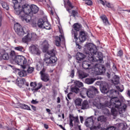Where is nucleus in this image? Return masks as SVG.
Returning <instances> with one entry per match:
<instances>
[{"mask_svg":"<svg viewBox=\"0 0 130 130\" xmlns=\"http://www.w3.org/2000/svg\"><path fill=\"white\" fill-rule=\"evenodd\" d=\"M22 9L23 13L22 15L20 14L19 17L22 21L26 23H29L32 15H35L39 12V8L35 5H31L30 6L28 4H24L22 5Z\"/></svg>","mask_w":130,"mask_h":130,"instance_id":"3","label":"nucleus"},{"mask_svg":"<svg viewBox=\"0 0 130 130\" xmlns=\"http://www.w3.org/2000/svg\"><path fill=\"white\" fill-rule=\"evenodd\" d=\"M13 3L14 4L15 14L19 16L20 15H22L24 13L23 12V6L21 4L22 0H13Z\"/></svg>","mask_w":130,"mask_h":130,"instance_id":"6","label":"nucleus"},{"mask_svg":"<svg viewBox=\"0 0 130 130\" xmlns=\"http://www.w3.org/2000/svg\"><path fill=\"white\" fill-rule=\"evenodd\" d=\"M9 57L10 56H9V54L7 53H4L3 55L0 53V59L3 58L4 60H7V59H9Z\"/></svg>","mask_w":130,"mask_h":130,"instance_id":"29","label":"nucleus"},{"mask_svg":"<svg viewBox=\"0 0 130 130\" xmlns=\"http://www.w3.org/2000/svg\"><path fill=\"white\" fill-rule=\"evenodd\" d=\"M112 83L114 85H118L119 84V77L118 76L115 75L112 80Z\"/></svg>","mask_w":130,"mask_h":130,"instance_id":"26","label":"nucleus"},{"mask_svg":"<svg viewBox=\"0 0 130 130\" xmlns=\"http://www.w3.org/2000/svg\"><path fill=\"white\" fill-rule=\"evenodd\" d=\"M20 107H21L22 109H25V110H31L30 107L26 104H20Z\"/></svg>","mask_w":130,"mask_h":130,"instance_id":"31","label":"nucleus"},{"mask_svg":"<svg viewBox=\"0 0 130 130\" xmlns=\"http://www.w3.org/2000/svg\"><path fill=\"white\" fill-rule=\"evenodd\" d=\"M101 18L103 20V24L105 26H107V25L109 24V21H108V19L106 15H103Z\"/></svg>","mask_w":130,"mask_h":130,"instance_id":"25","label":"nucleus"},{"mask_svg":"<svg viewBox=\"0 0 130 130\" xmlns=\"http://www.w3.org/2000/svg\"><path fill=\"white\" fill-rule=\"evenodd\" d=\"M59 30L60 35L58 36H56L55 38V44L56 46H60V41H64V36H63V31L59 27Z\"/></svg>","mask_w":130,"mask_h":130,"instance_id":"14","label":"nucleus"},{"mask_svg":"<svg viewBox=\"0 0 130 130\" xmlns=\"http://www.w3.org/2000/svg\"><path fill=\"white\" fill-rule=\"evenodd\" d=\"M118 127L119 129H120V130L125 129V128H126V123L123 122V123H119Z\"/></svg>","mask_w":130,"mask_h":130,"instance_id":"28","label":"nucleus"},{"mask_svg":"<svg viewBox=\"0 0 130 130\" xmlns=\"http://www.w3.org/2000/svg\"><path fill=\"white\" fill-rule=\"evenodd\" d=\"M14 49L17 51H19L20 52H24V51H25L24 47L21 46H18L17 47H14Z\"/></svg>","mask_w":130,"mask_h":130,"instance_id":"36","label":"nucleus"},{"mask_svg":"<svg viewBox=\"0 0 130 130\" xmlns=\"http://www.w3.org/2000/svg\"><path fill=\"white\" fill-rule=\"evenodd\" d=\"M84 52L86 54L87 59L90 62H101L103 55L101 52L97 51V47L95 45L89 43L85 45Z\"/></svg>","mask_w":130,"mask_h":130,"instance_id":"2","label":"nucleus"},{"mask_svg":"<svg viewBox=\"0 0 130 130\" xmlns=\"http://www.w3.org/2000/svg\"><path fill=\"white\" fill-rule=\"evenodd\" d=\"M29 50L30 53L34 55H40L41 53V51L37 45H31L29 47Z\"/></svg>","mask_w":130,"mask_h":130,"instance_id":"15","label":"nucleus"},{"mask_svg":"<svg viewBox=\"0 0 130 130\" xmlns=\"http://www.w3.org/2000/svg\"><path fill=\"white\" fill-rule=\"evenodd\" d=\"M82 99H77L75 101V103L76 104V106H81V104H82Z\"/></svg>","mask_w":130,"mask_h":130,"instance_id":"37","label":"nucleus"},{"mask_svg":"<svg viewBox=\"0 0 130 130\" xmlns=\"http://www.w3.org/2000/svg\"><path fill=\"white\" fill-rule=\"evenodd\" d=\"M77 15H78V12L75 10H73L72 11V16H73V17H77Z\"/></svg>","mask_w":130,"mask_h":130,"instance_id":"45","label":"nucleus"},{"mask_svg":"<svg viewBox=\"0 0 130 130\" xmlns=\"http://www.w3.org/2000/svg\"><path fill=\"white\" fill-rule=\"evenodd\" d=\"M94 82H95V79L92 78H86L85 80V84H87L88 85H91Z\"/></svg>","mask_w":130,"mask_h":130,"instance_id":"27","label":"nucleus"},{"mask_svg":"<svg viewBox=\"0 0 130 130\" xmlns=\"http://www.w3.org/2000/svg\"><path fill=\"white\" fill-rule=\"evenodd\" d=\"M57 61V58L55 56H50L49 57H46L44 59V62L46 63L47 66H50L51 67H54Z\"/></svg>","mask_w":130,"mask_h":130,"instance_id":"9","label":"nucleus"},{"mask_svg":"<svg viewBox=\"0 0 130 130\" xmlns=\"http://www.w3.org/2000/svg\"><path fill=\"white\" fill-rule=\"evenodd\" d=\"M41 67H42V64H40V63H39V64H37V70H38V71H39Z\"/></svg>","mask_w":130,"mask_h":130,"instance_id":"47","label":"nucleus"},{"mask_svg":"<svg viewBox=\"0 0 130 130\" xmlns=\"http://www.w3.org/2000/svg\"><path fill=\"white\" fill-rule=\"evenodd\" d=\"M87 39V34L84 30H81L80 32L79 38L78 41L79 42H84Z\"/></svg>","mask_w":130,"mask_h":130,"instance_id":"18","label":"nucleus"},{"mask_svg":"<svg viewBox=\"0 0 130 130\" xmlns=\"http://www.w3.org/2000/svg\"><path fill=\"white\" fill-rule=\"evenodd\" d=\"M52 21L54 23L55 22L56 24H57L59 21H58V19L57 18H54L52 19Z\"/></svg>","mask_w":130,"mask_h":130,"instance_id":"46","label":"nucleus"},{"mask_svg":"<svg viewBox=\"0 0 130 130\" xmlns=\"http://www.w3.org/2000/svg\"><path fill=\"white\" fill-rule=\"evenodd\" d=\"M75 41V43L76 44V46L77 47V48H78V49H81V46H79V42H80L79 41V38H78V37L76 38H74Z\"/></svg>","mask_w":130,"mask_h":130,"instance_id":"42","label":"nucleus"},{"mask_svg":"<svg viewBox=\"0 0 130 130\" xmlns=\"http://www.w3.org/2000/svg\"><path fill=\"white\" fill-rule=\"evenodd\" d=\"M106 3V6L107 7V8H109V9H113L114 8V6L112 4L109 3V2H107L105 1Z\"/></svg>","mask_w":130,"mask_h":130,"instance_id":"41","label":"nucleus"},{"mask_svg":"<svg viewBox=\"0 0 130 130\" xmlns=\"http://www.w3.org/2000/svg\"><path fill=\"white\" fill-rule=\"evenodd\" d=\"M49 48V44L48 42L46 40H45L42 43V50L43 52H47Z\"/></svg>","mask_w":130,"mask_h":130,"instance_id":"21","label":"nucleus"},{"mask_svg":"<svg viewBox=\"0 0 130 130\" xmlns=\"http://www.w3.org/2000/svg\"><path fill=\"white\" fill-rule=\"evenodd\" d=\"M98 89L94 86H90L87 90V96L88 98H93L95 94H98Z\"/></svg>","mask_w":130,"mask_h":130,"instance_id":"11","label":"nucleus"},{"mask_svg":"<svg viewBox=\"0 0 130 130\" xmlns=\"http://www.w3.org/2000/svg\"><path fill=\"white\" fill-rule=\"evenodd\" d=\"M81 29V24L79 23H75L73 25V28H72L71 33L72 37L76 38L78 37V31H79Z\"/></svg>","mask_w":130,"mask_h":130,"instance_id":"16","label":"nucleus"},{"mask_svg":"<svg viewBox=\"0 0 130 130\" xmlns=\"http://www.w3.org/2000/svg\"><path fill=\"white\" fill-rule=\"evenodd\" d=\"M116 88L118 90V91H117L118 92V93H119V92H122V91H123V89H120V87H119V86H116Z\"/></svg>","mask_w":130,"mask_h":130,"instance_id":"49","label":"nucleus"},{"mask_svg":"<svg viewBox=\"0 0 130 130\" xmlns=\"http://www.w3.org/2000/svg\"><path fill=\"white\" fill-rule=\"evenodd\" d=\"M70 94H71V93H69L67 95L68 98L70 100H71V97L70 96Z\"/></svg>","mask_w":130,"mask_h":130,"instance_id":"62","label":"nucleus"},{"mask_svg":"<svg viewBox=\"0 0 130 130\" xmlns=\"http://www.w3.org/2000/svg\"><path fill=\"white\" fill-rule=\"evenodd\" d=\"M40 73L42 81H43L44 82H48V81H49L48 74L45 73V70L43 69Z\"/></svg>","mask_w":130,"mask_h":130,"instance_id":"17","label":"nucleus"},{"mask_svg":"<svg viewBox=\"0 0 130 130\" xmlns=\"http://www.w3.org/2000/svg\"><path fill=\"white\" fill-rule=\"evenodd\" d=\"M64 2V6L65 7V8H66L67 11V12H69V13H71L70 10L69 8H67V5H68V6L69 7V8H71V9H73V6H72V4H71V3H70V1L69 0H63Z\"/></svg>","mask_w":130,"mask_h":130,"instance_id":"23","label":"nucleus"},{"mask_svg":"<svg viewBox=\"0 0 130 130\" xmlns=\"http://www.w3.org/2000/svg\"><path fill=\"white\" fill-rule=\"evenodd\" d=\"M27 72L26 70H22L18 72V75L20 77H26L27 76Z\"/></svg>","mask_w":130,"mask_h":130,"instance_id":"32","label":"nucleus"},{"mask_svg":"<svg viewBox=\"0 0 130 130\" xmlns=\"http://www.w3.org/2000/svg\"><path fill=\"white\" fill-rule=\"evenodd\" d=\"M3 21V17L2 16H0V27L2 26V22Z\"/></svg>","mask_w":130,"mask_h":130,"instance_id":"55","label":"nucleus"},{"mask_svg":"<svg viewBox=\"0 0 130 130\" xmlns=\"http://www.w3.org/2000/svg\"><path fill=\"white\" fill-rule=\"evenodd\" d=\"M83 1H85L86 5H87L88 6H91V5L93 4L92 1L90 0H83Z\"/></svg>","mask_w":130,"mask_h":130,"instance_id":"44","label":"nucleus"},{"mask_svg":"<svg viewBox=\"0 0 130 130\" xmlns=\"http://www.w3.org/2000/svg\"><path fill=\"white\" fill-rule=\"evenodd\" d=\"M38 25L39 28L46 29V30H50L51 25L48 22L46 19H40L38 22Z\"/></svg>","mask_w":130,"mask_h":130,"instance_id":"8","label":"nucleus"},{"mask_svg":"<svg viewBox=\"0 0 130 130\" xmlns=\"http://www.w3.org/2000/svg\"><path fill=\"white\" fill-rule=\"evenodd\" d=\"M26 69H27L25 70V71H27V73H28L29 74H31L34 71V68L29 67V64H28V67H26Z\"/></svg>","mask_w":130,"mask_h":130,"instance_id":"39","label":"nucleus"},{"mask_svg":"<svg viewBox=\"0 0 130 130\" xmlns=\"http://www.w3.org/2000/svg\"><path fill=\"white\" fill-rule=\"evenodd\" d=\"M31 25L32 26V27H36L37 26V23H36V21H33Z\"/></svg>","mask_w":130,"mask_h":130,"instance_id":"53","label":"nucleus"},{"mask_svg":"<svg viewBox=\"0 0 130 130\" xmlns=\"http://www.w3.org/2000/svg\"><path fill=\"white\" fill-rule=\"evenodd\" d=\"M89 108V103L87 101H84L82 103V109H88Z\"/></svg>","mask_w":130,"mask_h":130,"instance_id":"35","label":"nucleus"},{"mask_svg":"<svg viewBox=\"0 0 130 130\" xmlns=\"http://www.w3.org/2000/svg\"><path fill=\"white\" fill-rule=\"evenodd\" d=\"M14 29L19 36H23L25 35L23 27L19 23H16L14 24Z\"/></svg>","mask_w":130,"mask_h":130,"instance_id":"12","label":"nucleus"},{"mask_svg":"<svg viewBox=\"0 0 130 130\" xmlns=\"http://www.w3.org/2000/svg\"><path fill=\"white\" fill-rule=\"evenodd\" d=\"M18 66H20L22 69L26 70L27 67H28V63H27V59L25 57L21 55H17L16 60L15 61Z\"/></svg>","mask_w":130,"mask_h":130,"instance_id":"7","label":"nucleus"},{"mask_svg":"<svg viewBox=\"0 0 130 130\" xmlns=\"http://www.w3.org/2000/svg\"><path fill=\"white\" fill-rule=\"evenodd\" d=\"M106 130H115V127L114 126H110L108 127Z\"/></svg>","mask_w":130,"mask_h":130,"instance_id":"51","label":"nucleus"},{"mask_svg":"<svg viewBox=\"0 0 130 130\" xmlns=\"http://www.w3.org/2000/svg\"><path fill=\"white\" fill-rule=\"evenodd\" d=\"M100 4H101L103 5V6H105V5H106V3H105V1H104L103 0H99Z\"/></svg>","mask_w":130,"mask_h":130,"instance_id":"48","label":"nucleus"},{"mask_svg":"<svg viewBox=\"0 0 130 130\" xmlns=\"http://www.w3.org/2000/svg\"><path fill=\"white\" fill-rule=\"evenodd\" d=\"M31 106L32 109H33V110L34 111H36V107H35V106H34L33 105H31Z\"/></svg>","mask_w":130,"mask_h":130,"instance_id":"57","label":"nucleus"},{"mask_svg":"<svg viewBox=\"0 0 130 130\" xmlns=\"http://www.w3.org/2000/svg\"><path fill=\"white\" fill-rule=\"evenodd\" d=\"M71 91L76 93V94H79V95L81 98H86V95H87V90L86 89H83L82 90H80L78 87H74L71 88Z\"/></svg>","mask_w":130,"mask_h":130,"instance_id":"10","label":"nucleus"},{"mask_svg":"<svg viewBox=\"0 0 130 130\" xmlns=\"http://www.w3.org/2000/svg\"><path fill=\"white\" fill-rule=\"evenodd\" d=\"M53 8H51V11H50V13H51V15H53Z\"/></svg>","mask_w":130,"mask_h":130,"instance_id":"59","label":"nucleus"},{"mask_svg":"<svg viewBox=\"0 0 130 130\" xmlns=\"http://www.w3.org/2000/svg\"><path fill=\"white\" fill-rule=\"evenodd\" d=\"M31 102L32 104H38V103H39L38 101H37V100H32Z\"/></svg>","mask_w":130,"mask_h":130,"instance_id":"52","label":"nucleus"},{"mask_svg":"<svg viewBox=\"0 0 130 130\" xmlns=\"http://www.w3.org/2000/svg\"><path fill=\"white\" fill-rule=\"evenodd\" d=\"M57 125H58V126H59V127H60V128H63V126H62L61 125H59L58 124H57Z\"/></svg>","mask_w":130,"mask_h":130,"instance_id":"63","label":"nucleus"},{"mask_svg":"<svg viewBox=\"0 0 130 130\" xmlns=\"http://www.w3.org/2000/svg\"><path fill=\"white\" fill-rule=\"evenodd\" d=\"M100 90L103 94H107L109 98V101H107L105 104L101 103V98L97 96L94 100L93 104L98 109L103 110V113L106 115H109L110 112L106 108L108 107L111 109L112 115L116 116L117 114H121V116H123V113L126 110V105L121 103L117 96L119 95V92L115 89L109 90L108 84L105 83L103 85H101Z\"/></svg>","mask_w":130,"mask_h":130,"instance_id":"1","label":"nucleus"},{"mask_svg":"<svg viewBox=\"0 0 130 130\" xmlns=\"http://www.w3.org/2000/svg\"><path fill=\"white\" fill-rule=\"evenodd\" d=\"M17 81L16 82V85H17L18 87H20V88H21V87H22L23 85H24V81H25V79H24L22 80L17 79Z\"/></svg>","mask_w":130,"mask_h":130,"instance_id":"30","label":"nucleus"},{"mask_svg":"<svg viewBox=\"0 0 130 130\" xmlns=\"http://www.w3.org/2000/svg\"><path fill=\"white\" fill-rule=\"evenodd\" d=\"M17 57L18 56H16V52H15V51L12 50L10 52L9 58H10L11 60H13V62H15L16 61Z\"/></svg>","mask_w":130,"mask_h":130,"instance_id":"22","label":"nucleus"},{"mask_svg":"<svg viewBox=\"0 0 130 130\" xmlns=\"http://www.w3.org/2000/svg\"><path fill=\"white\" fill-rule=\"evenodd\" d=\"M98 121H101V122H104L106 121V117L104 116H101L98 118Z\"/></svg>","mask_w":130,"mask_h":130,"instance_id":"38","label":"nucleus"},{"mask_svg":"<svg viewBox=\"0 0 130 130\" xmlns=\"http://www.w3.org/2000/svg\"><path fill=\"white\" fill-rule=\"evenodd\" d=\"M73 121H74L75 123H78L79 122V117H74V116L70 117V126L71 127H73L74 126V124H73Z\"/></svg>","mask_w":130,"mask_h":130,"instance_id":"20","label":"nucleus"},{"mask_svg":"<svg viewBox=\"0 0 130 130\" xmlns=\"http://www.w3.org/2000/svg\"><path fill=\"white\" fill-rule=\"evenodd\" d=\"M57 103H60V99L59 98H57Z\"/></svg>","mask_w":130,"mask_h":130,"instance_id":"60","label":"nucleus"},{"mask_svg":"<svg viewBox=\"0 0 130 130\" xmlns=\"http://www.w3.org/2000/svg\"><path fill=\"white\" fill-rule=\"evenodd\" d=\"M37 38V35L36 34L33 32L31 34H28L26 36L22 38V42L24 43H28V42H30L31 40L36 39Z\"/></svg>","mask_w":130,"mask_h":130,"instance_id":"13","label":"nucleus"},{"mask_svg":"<svg viewBox=\"0 0 130 130\" xmlns=\"http://www.w3.org/2000/svg\"><path fill=\"white\" fill-rule=\"evenodd\" d=\"M75 84L76 85V86L75 87H78L79 88H81V87H83L84 85L83 84V83L79 81H76L75 82Z\"/></svg>","mask_w":130,"mask_h":130,"instance_id":"40","label":"nucleus"},{"mask_svg":"<svg viewBox=\"0 0 130 130\" xmlns=\"http://www.w3.org/2000/svg\"><path fill=\"white\" fill-rule=\"evenodd\" d=\"M42 82H39L37 84V87H36L35 88H31V90L34 93H35V92H38V90L41 89V88H42Z\"/></svg>","mask_w":130,"mask_h":130,"instance_id":"24","label":"nucleus"},{"mask_svg":"<svg viewBox=\"0 0 130 130\" xmlns=\"http://www.w3.org/2000/svg\"><path fill=\"white\" fill-rule=\"evenodd\" d=\"M79 77L80 79H84L85 78H86V77H88V74L85 72H79Z\"/></svg>","mask_w":130,"mask_h":130,"instance_id":"34","label":"nucleus"},{"mask_svg":"<svg viewBox=\"0 0 130 130\" xmlns=\"http://www.w3.org/2000/svg\"><path fill=\"white\" fill-rule=\"evenodd\" d=\"M80 121L81 123H83V121L84 120V118L83 117V116H80Z\"/></svg>","mask_w":130,"mask_h":130,"instance_id":"56","label":"nucleus"},{"mask_svg":"<svg viewBox=\"0 0 130 130\" xmlns=\"http://www.w3.org/2000/svg\"><path fill=\"white\" fill-rule=\"evenodd\" d=\"M122 54H123L122 51L120 50L118 51L117 55L118 56H121V55H122Z\"/></svg>","mask_w":130,"mask_h":130,"instance_id":"54","label":"nucleus"},{"mask_svg":"<svg viewBox=\"0 0 130 130\" xmlns=\"http://www.w3.org/2000/svg\"><path fill=\"white\" fill-rule=\"evenodd\" d=\"M44 126L45 128H46V129H48V125H47L46 124H44Z\"/></svg>","mask_w":130,"mask_h":130,"instance_id":"58","label":"nucleus"},{"mask_svg":"<svg viewBox=\"0 0 130 130\" xmlns=\"http://www.w3.org/2000/svg\"><path fill=\"white\" fill-rule=\"evenodd\" d=\"M127 95L128 96L130 97V90H128L127 92Z\"/></svg>","mask_w":130,"mask_h":130,"instance_id":"61","label":"nucleus"},{"mask_svg":"<svg viewBox=\"0 0 130 130\" xmlns=\"http://www.w3.org/2000/svg\"><path fill=\"white\" fill-rule=\"evenodd\" d=\"M82 68L84 70H91L92 73L94 75H104L106 71L105 67L99 64H96L93 68V64L87 61H83Z\"/></svg>","mask_w":130,"mask_h":130,"instance_id":"4","label":"nucleus"},{"mask_svg":"<svg viewBox=\"0 0 130 130\" xmlns=\"http://www.w3.org/2000/svg\"><path fill=\"white\" fill-rule=\"evenodd\" d=\"M75 76V71L74 70H72L71 73L70 75V77L71 78H74V76Z\"/></svg>","mask_w":130,"mask_h":130,"instance_id":"50","label":"nucleus"},{"mask_svg":"<svg viewBox=\"0 0 130 130\" xmlns=\"http://www.w3.org/2000/svg\"><path fill=\"white\" fill-rule=\"evenodd\" d=\"M30 87H32L31 89H36L37 83L36 82H31L30 84Z\"/></svg>","mask_w":130,"mask_h":130,"instance_id":"43","label":"nucleus"},{"mask_svg":"<svg viewBox=\"0 0 130 130\" xmlns=\"http://www.w3.org/2000/svg\"><path fill=\"white\" fill-rule=\"evenodd\" d=\"M86 57V56L84 55V54L82 53H77V56H76V59L77 61L79 62V63L82 62L83 60H84V58Z\"/></svg>","mask_w":130,"mask_h":130,"instance_id":"19","label":"nucleus"},{"mask_svg":"<svg viewBox=\"0 0 130 130\" xmlns=\"http://www.w3.org/2000/svg\"><path fill=\"white\" fill-rule=\"evenodd\" d=\"M95 119L96 117L91 116L88 117L85 122L86 126L89 127L90 130H98L100 128V125H95Z\"/></svg>","mask_w":130,"mask_h":130,"instance_id":"5","label":"nucleus"},{"mask_svg":"<svg viewBox=\"0 0 130 130\" xmlns=\"http://www.w3.org/2000/svg\"><path fill=\"white\" fill-rule=\"evenodd\" d=\"M1 4L3 9H4V10H6V11H8V10L10 9V8L9 7V6L6 2H4V1H2L1 2Z\"/></svg>","mask_w":130,"mask_h":130,"instance_id":"33","label":"nucleus"},{"mask_svg":"<svg viewBox=\"0 0 130 130\" xmlns=\"http://www.w3.org/2000/svg\"><path fill=\"white\" fill-rule=\"evenodd\" d=\"M50 119H51L52 121H54V118H53V117L52 116L50 117Z\"/></svg>","mask_w":130,"mask_h":130,"instance_id":"64","label":"nucleus"}]
</instances>
